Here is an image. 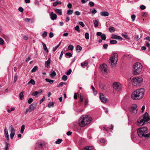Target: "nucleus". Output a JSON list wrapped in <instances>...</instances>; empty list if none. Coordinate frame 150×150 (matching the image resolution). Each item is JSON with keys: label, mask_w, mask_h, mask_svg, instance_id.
I'll return each mask as SVG.
<instances>
[{"label": "nucleus", "mask_w": 150, "mask_h": 150, "mask_svg": "<svg viewBox=\"0 0 150 150\" xmlns=\"http://www.w3.org/2000/svg\"><path fill=\"white\" fill-rule=\"evenodd\" d=\"M129 111L132 113L136 114L137 112V105L135 104H133L130 108Z\"/></svg>", "instance_id": "8"}, {"label": "nucleus", "mask_w": 150, "mask_h": 150, "mask_svg": "<svg viewBox=\"0 0 150 150\" xmlns=\"http://www.w3.org/2000/svg\"><path fill=\"white\" fill-rule=\"evenodd\" d=\"M37 105L35 104L32 103L28 107V109L29 110V112H31L32 111H33L36 109Z\"/></svg>", "instance_id": "12"}, {"label": "nucleus", "mask_w": 150, "mask_h": 150, "mask_svg": "<svg viewBox=\"0 0 150 150\" xmlns=\"http://www.w3.org/2000/svg\"><path fill=\"white\" fill-rule=\"evenodd\" d=\"M75 29L78 32L80 31L78 25H77L75 27Z\"/></svg>", "instance_id": "52"}, {"label": "nucleus", "mask_w": 150, "mask_h": 150, "mask_svg": "<svg viewBox=\"0 0 150 150\" xmlns=\"http://www.w3.org/2000/svg\"><path fill=\"white\" fill-rule=\"evenodd\" d=\"M62 141V140L60 139H58L57 141L55 142L56 144H60Z\"/></svg>", "instance_id": "43"}, {"label": "nucleus", "mask_w": 150, "mask_h": 150, "mask_svg": "<svg viewBox=\"0 0 150 150\" xmlns=\"http://www.w3.org/2000/svg\"><path fill=\"white\" fill-rule=\"evenodd\" d=\"M88 4L89 5V6H93L95 5L94 3L92 1H90L89 3Z\"/></svg>", "instance_id": "47"}, {"label": "nucleus", "mask_w": 150, "mask_h": 150, "mask_svg": "<svg viewBox=\"0 0 150 150\" xmlns=\"http://www.w3.org/2000/svg\"><path fill=\"white\" fill-rule=\"evenodd\" d=\"M45 98V97L44 96L40 100V104H41V103L43 102V101L44 100Z\"/></svg>", "instance_id": "58"}, {"label": "nucleus", "mask_w": 150, "mask_h": 150, "mask_svg": "<svg viewBox=\"0 0 150 150\" xmlns=\"http://www.w3.org/2000/svg\"><path fill=\"white\" fill-rule=\"evenodd\" d=\"M9 129L10 130L11 133L10 134V138L11 139H13L15 134V131L12 125H11L9 127Z\"/></svg>", "instance_id": "10"}, {"label": "nucleus", "mask_w": 150, "mask_h": 150, "mask_svg": "<svg viewBox=\"0 0 150 150\" xmlns=\"http://www.w3.org/2000/svg\"><path fill=\"white\" fill-rule=\"evenodd\" d=\"M82 49V47L80 45L77 46L76 50L78 52H79Z\"/></svg>", "instance_id": "30"}, {"label": "nucleus", "mask_w": 150, "mask_h": 150, "mask_svg": "<svg viewBox=\"0 0 150 150\" xmlns=\"http://www.w3.org/2000/svg\"><path fill=\"white\" fill-rule=\"evenodd\" d=\"M93 148L91 146H88L84 148L83 150H93Z\"/></svg>", "instance_id": "22"}, {"label": "nucleus", "mask_w": 150, "mask_h": 150, "mask_svg": "<svg viewBox=\"0 0 150 150\" xmlns=\"http://www.w3.org/2000/svg\"><path fill=\"white\" fill-rule=\"evenodd\" d=\"M146 46L147 47L149 50H150V44L148 42H146Z\"/></svg>", "instance_id": "54"}, {"label": "nucleus", "mask_w": 150, "mask_h": 150, "mask_svg": "<svg viewBox=\"0 0 150 150\" xmlns=\"http://www.w3.org/2000/svg\"><path fill=\"white\" fill-rule=\"evenodd\" d=\"M118 60V54L115 53L112 54L109 60V62L111 64L112 67L116 64Z\"/></svg>", "instance_id": "6"}, {"label": "nucleus", "mask_w": 150, "mask_h": 150, "mask_svg": "<svg viewBox=\"0 0 150 150\" xmlns=\"http://www.w3.org/2000/svg\"><path fill=\"white\" fill-rule=\"evenodd\" d=\"M62 79L63 81H66L67 80V76L64 75L62 76Z\"/></svg>", "instance_id": "37"}, {"label": "nucleus", "mask_w": 150, "mask_h": 150, "mask_svg": "<svg viewBox=\"0 0 150 150\" xmlns=\"http://www.w3.org/2000/svg\"><path fill=\"white\" fill-rule=\"evenodd\" d=\"M113 87L115 90L119 91L121 89V85L120 83L115 82L113 84Z\"/></svg>", "instance_id": "9"}, {"label": "nucleus", "mask_w": 150, "mask_h": 150, "mask_svg": "<svg viewBox=\"0 0 150 150\" xmlns=\"http://www.w3.org/2000/svg\"><path fill=\"white\" fill-rule=\"evenodd\" d=\"M61 42H60L58 45H57L55 47H53V52L57 50V49L59 47V46L61 45Z\"/></svg>", "instance_id": "31"}, {"label": "nucleus", "mask_w": 150, "mask_h": 150, "mask_svg": "<svg viewBox=\"0 0 150 150\" xmlns=\"http://www.w3.org/2000/svg\"><path fill=\"white\" fill-rule=\"evenodd\" d=\"M97 36H100V38H106V35L105 34H102L100 32H98L96 33Z\"/></svg>", "instance_id": "21"}, {"label": "nucleus", "mask_w": 150, "mask_h": 150, "mask_svg": "<svg viewBox=\"0 0 150 150\" xmlns=\"http://www.w3.org/2000/svg\"><path fill=\"white\" fill-rule=\"evenodd\" d=\"M45 80L47 82L49 83L50 84H52L54 81V80H51L47 78H46Z\"/></svg>", "instance_id": "34"}, {"label": "nucleus", "mask_w": 150, "mask_h": 150, "mask_svg": "<svg viewBox=\"0 0 150 150\" xmlns=\"http://www.w3.org/2000/svg\"><path fill=\"white\" fill-rule=\"evenodd\" d=\"M49 35L50 38H52L54 36L53 33L51 32H50Z\"/></svg>", "instance_id": "64"}, {"label": "nucleus", "mask_w": 150, "mask_h": 150, "mask_svg": "<svg viewBox=\"0 0 150 150\" xmlns=\"http://www.w3.org/2000/svg\"><path fill=\"white\" fill-rule=\"evenodd\" d=\"M122 35L124 38H127V35L126 32H125L124 33H122Z\"/></svg>", "instance_id": "46"}, {"label": "nucleus", "mask_w": 150, "mask_h": 150, "mask_svg": "<svg viewBox=\"0 0 150 150\" xmlns=\"http://www.w3.org/2000/svg\"><path fill=\"white\" fill-rule=\"evenodd\" d=\"M55 12L59 15H61L62 14V11L60 9L56 8L55 9Z\"/></svg>", "instance_id": "26"}, {"label": "nucleus", "mask_w": 150, "mask_h": 150, "mask_svg": "<svg viewBox=\"0 0 150 150\" xmlns=\"http://www.w3.org/2000/svg\"><path fill=\"white\" fill-rule=\"evenodd\" d=\"M73 46L71 45H69L68 47V49L71 50H73Z\"/></svg>", "instance_id": "44"}, {"label": "nucleus", "mask_w": 150, "mask_h": 150, "mask_svg": "<svg viewBox=\"0 0 150 150\" xmlns=\"http://www.w3.org/2000/svg\"><path fill=\"white\" fill-rule=\"evenodd\" d=\"M65 55L69 58L72 57V54L70 52H67L65 54Z\"/></svg>", "instance_id": "41"}, {"label": "nucleus", "mask_w": 150, "mask_h": 150, "mask_svg": "<svg viewBox=\"0 0 150 150\" xmlns=\"http://www.w3.org/2000/svg\"><path fill=\"white\" fill-rule=\"evenodd\" d=\"M4 44V41L2 38H0V45H2Z\"/></svg>", "instance_id": "45"}, {"label": "nucleus", "mask_w": 150, "mask_h": 150, "mask_svg": "<svg viewBox=\"0 0 150 150\" xmlns=\"http://www.w3.org/2000/svg\"><path fill=\"white\" fill-rule=\"evenodd\" d=\"M54 103L53 102H50L48 104V107L49 108H50L51 107H53L54 106Z\"/></svg>", "instance_id": "28"}, {"label": "nucleus", "mask_w": 150, "mask_h": 150, "mask_svg": "<svg viewBox=\"0 0 150 150\" xmlns=\"http://www.w3.org/2000/svg\"><path fill=\"white\" fill-rule=\"evenodd\" d=\"M111 38H121L120 36H117L114 34H112L111 36Z\"/></svg>", "instance_id": "56"}, {"label": "nucleus", "mask_w": 150, "mask_h": 150, "mask_svg": "<svg viewBox=\"0 0 150 150\" xmlns=\"http://www.w3.org/2000/svg\"><path fill=\"white\" fill-rule=\"evenodd\" d=\"M25 128V126L24 125H22L21 126V129L20 132L21 134H23Z\"/></svg>", "instance_id": "33"}, {"label": "nucleus", "mask_w": 150, "mask_h": 150, "mask_svg": "<svg viewBox=\"0 0 150 150\" xmlns=\"http://www.w3.org/2000/svg\"><path fill=\"white\" fill-rule=\"evenodd\" d=\"M64 84V82H61L59 84V86H58V87H62L63 86Z\"/></svg>", "instance_id": "60"}, {"label": "nucleus", "mask_w": 150, "mask_h": 150, "mask_svg": "<svg viewBox=\"0 0 150 150\" xmlns=\"http://www.w3.org/2000/svg\"><path fill=\"white\" fill-rule=\"evenodd\" d=\"M42 44L44 50L47 53H48V50L46 47V45L43 42H42Z\"/></svg>", "instance_id": "23"}, {"label": "nucleus", "mask_w": 150, "mask_h": 150, "mask_svg": "<svg viewBox=\"0 0 150 150\" xmlns=\"http://www.w3.org/2000/svg\"><path fill=\"white\" fill-rule=\"evenodd\" d=\"M142 66L141 64L138 62L134 64L133 66V73L134 75H137L141 71Z\"/></svg>", "instance_id": "5"}, {"label": "nucleus", "mask_w": 150, "mask_h": 150, "mask_svg": "<svg viewBox=\"0 0 150 150\" xmlns=\"http://www.w3.org/2000/svg\"><path fill=\"white\" fill-rule=\"evenodd\" d=\"M42 92V90L41 89H40L39 91H35L33 92L32 93V95L33 96L37 97L38 96L40 95Z\"/></svg>", "instance_id": "13"}, {"label": "nucleus", "mask_w": 150, "mask_h": 150, "mask_svg": "<svg viewBox=\"0 0 150 150\" xmlns=\"http://www.w3.org/2000/svg\"><path fill=\"white\" fill-rule=\"evenodd\" d=\"M109 31L110 32H113L115 31V28L114 27H110L109 28Z\"/></svg>", "instance_id": "36"}, {"label": "nucleus", "mask_w": 150, "mask_h": 150, "mask_svg": "<svg viewBox=\"0 0 150 150\" xmlns=\"http://www.w3.org/2000/svg\"><path fill=\"white\" fill-rule=\"evenodd\" d=\"M73 12V11L72 10L69 9L67 11V14L69 15L72 14Z\"/></svg>", "instance_id": "38"}, {"label": "nucleus", "mask_w": 150, "mask_h": 150, "mask_svg": "<svg viewBox=\"0 0 150 150\" xmlns=\"http://www.w3.org/2000/svg\"><path fill=\"white\" fill-rule=\"evenodd\" d=\"M135 15L134 14L132 15L131 16V18L132 19V21H134L135 20Z\"/></svg>", "instance_id": "42"}, {"label": "nucleus", "mask_w": 150, "mask_h": 150, "mask_svg": "<svg viewBox=\"0 0 150 150\" xmlns=\"http://www.w3.org/2000/svg\"><path fill=\"white\" fill-rule=\"evenodd\" d=\"M33 101V99L31 98L29 99L28 101V104H30Z\"/></svg>", "instance_id": "48"}, {"label": "nucleus", "mask_w": 150, "mask_h": 150, "mask_svg": "<svg viewBox=\"0 0 150 150\" xmlns=\"http://www.w3.org/2000/svg\"><path fill=\"white\" fill-rule=\"evenodd\" d=\"M47 35V32L46 31H44L42 34V36L43 38H44Z\"/></svg>", "instance_id": "49"}, {"label": "nucleus", "mask_w": 150, "mask_h": 150, "mask_svg": "<svg viewBox=\"0 0 150 150\" xmlns=\"http://www.w3.org/2000/svg\"><path fill=\"white\" fill-rule=\"evenodd\" d=\"M31 84L33 85H34L35 84V81L33 79H31L28 82V84Z\"/></svg>", "instance_id": "29"}, {"label": "nucleus", "mask_w": 150, "mask_h": 150, "mask_svg": "<svg viewBox=\"0 0 150 150\" xmlns=\"http://www.w3.org/2000/svg\"><path fill=\"white\" fill-rule=\"evenodd\" d=\"M4 133L5 138L6 139V141L8 142L9 141V135L8 133V130L6 128L4 129Z\"/></svg>", "instance_id": "15"}, {"label": "nucleus", "mask_w": 150, "mask_h": 150, "mask_svg": "<svg viewBox=\"0 0 150 150\" xmlns=\"http://www.w3.org/2000/svg\"><path fill=\"white\" fill-rule=\"evenodd\" d=\"M97 12L95 8H93L92 10V13L93 14H94Z\"/></svg>", "instance_id": "51"}, {"label": "nucleus", "mask_w": 150, "mask_h": 150, "mask_svg": "<svg viewBox=\"0 0 150 150\" xmlns=\"http://www.w3.org/2000/svg\"><path fill=\"white\" fill-rule=\"evenodd\" d=\"M101 71L103 73H106L108 70V67L107 65L105 64H103L101 65L100 67Z\"/></svg>", "instance_id": "11"}, {"label": "nucleus", "mask_w": 150, "mask_h": 150, "mask_svg": "<svg viewBox=\"0 0 150 150\" xmlns=\"http://www.w3.org/2000/svg\"><path fill=\"white\" fill-rule=\"evenodd\" d=\"M23 92H21L19 95V96L20 99L22 100L24 99V96L23 95Z\"/></svg>", "instance_id": "27"}, {"label": "nucleus", "mask_w": 150, "mask_h": 150, "mask_svg": "<svg viewBox=\"0 0 150 150\" xmlns=\"http://www.w3.org/2000/svg\"><path fill=\"white\" fill-rule=\"evenodd\" d=\"M143 79L141 76H137L134 77L131 80L132 84L134 86H139L143 81Z\"/></svg>", "instance_id": "7"}, {"label": "nucleus", "mask_w": 150, "mask_h": 150, "mask_svg": "<svg viewBox=\"0 0 150 150\" xmlns=\"http://www.w3.org/2000/svg\"><path fill=\"white\" fill-rule=\"evenodd\" d=\"M62 4V2L60 1H59L58 0L56 1L53 4V6H56L58 4Z\"/></svg>", "instance_id": "24"}, {"label": "nucleus", "mask_w": 150, "mask_h": 150, "mask_svg": "<svg viewBox=\"0 0 150 150\" xmlns=\"http://www.w3.org/2000/svg\"><path fill=\"white\" fill-rule=\"evenodd\" d=\"M50 16L51 19L52 20H54L57 17V15L54 13L53 12H51L50 14Z\"/></svg>", "instance_id": "16"}, {"label": "nucleus", "mask_w": 150, "mask_h": 150, "mask_svg": "<svg viewBox=\"0 0 150 150\" xmlns=\"http://www.w3.org/2000/svg\"><path fill=\"white\" fill-rule=\"evenodd\" d=\"M140 8L142 10H144L145 9L146 7L142 5L140 6Z\"/></svg>", "instance_id": "61"}, {"label": "nucleus", "mask_w": 150, "mask_h": 150, "mask_svg": "<svg viewBox=\"0 0 150 150\" xmlns=\"http://www.w3.org/2000/svg\"><path fill=\"white\" fill-rule=\"evenodd\" d=\"M5 144H6L5 147L8 148L10 146V144L7 142H6Z\"/></svg>", "instance_id": "63"}, {"label": "nucleus", "mask_w": 150, "mask_h": 150, "mask_svg": "<svg viewBox=\"0 0 150 150\" xmlns=\"http://www.w3.org/2000/svg\"><path fill=\"white\" fill-rule=\"evenodd\" d=\"M106 126L105 125L102 126L101 127V129L105 130V131H107V129L106 128Z\"/></svg>", "instance_id": "50"}, {"label": "nucleus", "mask_w": 150, "mask_h": 150, "mask_svg": "<svg viewBox=\"0 0 150 150\" xmlns=\"http://www.w3.org/2000/svg\"><path fill=\"white\" fill-rule=\"evenodd\" d=\"M144 88H141L135 91L131 95L132 98L137 100L141 99L144 96Z\"/></svg>", "instance_id": "2"}, {"label": "nucleus", "mask_w": 150, "mask_h": 150, "mask_svg": "<svg viewBox=\"0 0 150 150\" xmlns=\"http://www.w3.org/2000/svg\"><path fill=\"white\" fill-rule=\"evenodd\" d=\"M63 54H64V52L63 51H62L61 52L60 55V56L59 58V59L60 60L62 59V56Z\"/></svg>", "instance_id": "55"}, {"label": "nucleus", "mask_w": 150, "mask_h": 150, "mask_svg": "<svg viewBox=\"0 0 150 150\" xmlns=\"http://www.w3.org/2000/svg\"><path fill=\"white\" fill-rule=\"evenodd\" d=\"M138 135L140 137H144L146 138H148L150 136V134H147L148 130L146 127H142L138 128L137 130Z\"/></svg>", "instance_id": "3"}, {"label": "nucleus", "mask_w": 150, "mask_h": 150, "mask_svg": "<svg viewBox=\"0 0 150 150\" xmlns=\"http://www.w3.org/2000/svg\"><path fill=\"white\" fill-rule=\"evenodd\" d=\"M117 42L116 40H111L110 41V43L111 44H114Z\"/></svg>", "instance_id": "39"}, {"label": "nucleus", "mask_w": 150, "mask_h": 150, "mask_svg": "<svg viewBox=\"0 0 150 150\" xmlns=\"http://www.w3.org/2000/svg\"><path fill=\"white\" fill-rule=\"evenodd\" d=\"M79 24L82 27H84L85 26V25L82 22H79Z\"/></svg>", "instance_id": "59"}, {"label": "nucleus", "mask_w": 150, "mask_h": 150, "mask_svg": "<svg viewBox=\"0 0 150 150\" xmlns=\"http://www.w3.org/2000/svg\"><path fill=\"white\" fill-rule=\"evenodd\" d=\"M72 71V70L71 69H69L67 72L66 74L67 75H70Z\"/></svg>", "instance_id": "53"}, {"label": "nucleus", "mask_w": 150, "mask_h": 150, "mask_svg": "<svg viewBox=\"0 0 150 150\" xmlns=\"http://www.w3.org/2000/svg\"><path fill=\"white\" fill-rule=\"evenodd\" d=\"M100 98L102 102L103 103H106L108 101V99L104 97L102 94H100Z\"/></svg>", "instance_id": "14"}, {"label": "nucleus", "mask_w": 150, "mask_h": 150, "mask_svg": "<svg viewBox=\"0 0 150 150\" xmlns=\"http://www.w3.org/2000/svg\"><path fill=\"white\" fill-rule=\"evenodd\" d=\"M50 58L48 59L45 62V67H48L50 65Z\"/></svg>", "instance_id": "20"}, {"label": "nucleus", "mask_w": 150, "mask_h": 150, "mask_svg": "<svg viewBox=\"0 0 150 150\" xmlns=\"http://www.w3.org/2000/svg\"><path fill=\"white\" fill-rule=\"evenodd\" d=\"M56 75V73L55 71L51 72L50 74V75L51 77H53Z\"/></svg>", "instance_id": "32"}, {"label": "nucleus", "mask_w": 150, "mask_h": 150, "mask_svg": "<svg viewBox=\"0 0 150 150\" xmlns=\"http://www.w3.org/2000/svg\"><path fill=\"white\" fill-rule=\"evenodd\" d=\"M18 10L21 12H23V8L21 7H20L18 8Z\"/></svg>", "instance_id": "57"}, {"label": "nucleus", "mask_w": 150, "mask_h": 150, "mask_svg": "<svg viewBox=\"0 0 150 150\" xmlns=\"http://www.w3.org/2000/svg\"><path fill=\"white\" fill-rule=\"evenodd\" d=\"M92 120L91 117L88 115H83L79 120V125L81 127H83L89 124Z\"/></svg>", "instance_id": "1"}, {"label": "nucleus", "mask_w": 150, "mask_h": 150, "mask_svg": "<svg viewBox=\"0 0 150 150\" xmlns=\"http://www.w3.org/2000/svg\"><path fill=\"white\" fill-rule=\"evenodd\" d=\"M67 7L69 8H72V4L71 3H69L67 5Z\"/></svg>", "instance_id": "62"}, {"label": "nucleus", "mask_w": 150, "mask_h": 150, "mask_svg": "<svg viewBox=\"0 0 150 150\" xmlns=\"http://www.w3.org/2000/svg\"><path fill=\"white\" fill-rule=\"evenodd\" d=\"M18 79V75L16 73L14 76V81H13V82L14 83H15L17 79Z\"/></svg>", "instance_id": "35"}, {"label": "nucleus", "mask_w": 150, "mask_h": 150, "mask_svg": "<svg viewBox=\"0 0 150 150\" xmlns=\"http://www.w3.org/2000/svg\"><path fill=\"white\" fill-rule=\"evenodd\" d=\"M100 15L105 17L108 16L109 15V13L107 11H102L100 13Z\"/></svg>", "instance_id": "19"}, {"label": "nucleus", "mask_w": 150, "mask_h": 150, "mask_svg": "<svg viewBox=\"0 0 150 150\" xmlns=\"http://www.w3.org/2000/svg\"><path fill=\"white\" fill-rule=\"evenodd\" d=\"M148 115V113L146 112L144 115L139 117L137 120L138 124L140 125H142L149 122L150 119L149 118Z\"/></svg>", "instance_id": "4"}, {"label": "nucleus", "mask_w": 150, "mask_h": 150, "mask_svg": "<svg viewBox=\"0 0 150 150\" xmlns=\"http://www.w3.org/2000/svg\"><path fill=\"white\" fill-rule=\"evenodd\" d=\"M38 69V67L36 66H35L34 67L31 71L32 72H34L36 71Z\"/></svg>", "instance_id": "40"}, {"label": "nucleus", "mask_w": 150, "mask_h": 150, "mask_svg": "<svg viewBox=\"0 0 150 150\" xmlns=\"http://www.w3.org/2000/svg\"><path fill=\"white\" fill-rule=\"evenodd\" d=\"M44 145L42 143L38 142L36 143V148L41 149L42 148Z\"/></svg>", "instance_id": "18"}, {"label": "nucleus", "mask_w": 150, "mask_h": 150, "mask_svg": "<svg viewBox=\"0 0 150 150\" xmlns=\"http://www.w3.org/2000/svg\"><path fill=\"white\" fill-rule=\"evenodd\" d=\"M81 66L83 68H84L85 67L84 66L88 67V63L87 60H86L83 62L81 63Z\"/></svg>", "instance_id": "17"}, {"label": "nucleus", "mask_w": 150, "mask_h": 150, "mask_svg": "<svg viewBox=\"0 0 150 150\" xmlns=\"http://www.w3.org/2000/svg\"><path fill=\"white\" fill-rule=\"evenodd\" d=\"M94 26L97 27L98 26V21L97 20H95L93 21Z\"/></svg>", "instance_id": "25"}]
</instances>
